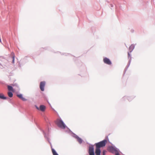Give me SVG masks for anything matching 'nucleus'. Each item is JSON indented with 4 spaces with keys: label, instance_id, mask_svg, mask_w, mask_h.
Masks as SVG:
<instances>
[{
    "label": "nucleus",
    "instance_id": "nucleus-1",
    "mask_svg": "<svg viewBox=\"0 0 155 155\" xmlns=\"http://www.w3.org/2000/svg\"><path fill=\"white\" fill-rule=\"evenodd\" d=\"M55 123L58 127L62 129H64L66 127L63 122L60 119H57L55 121Z\"/></svg>",
    "mask_w": 155,
    "mask_h": 155
},
{
    "label": "nucleus",
    "instance_id": "nucleus-2",
    "mask_svg": "<svg viewBox=\"0 0 155 155\" xmlns=\"http://www.w3.org/2000/svg\"><path fill=\"white\" fill-rule=\"evenodd\" d=\"M107 141L106 140H104L101 142L95 143L96 148L100 149V148L105 146Z\"/></svg>",
    "mask_w": 155,
    "mask_h": 155
},
{
    "label": "nucleus",
    "instance_id": "nucleus-3",
    "mask_svg": "<svg viewBox=\"0 0 155 155\" xmlns=\"http://www.w3.org/2000/svg\"><path fill=\"white\" fill-rule=\"evenodd\" d=\"M88 153L89 155H95L94 148L93 146H90L89 147Z\"/></svg>",
    "mask_w": 155,
    "mask_h": 155
},
{
    "label": "nucleus",
    "instance_id": "nucleus-4",
    "mask_svg": "<svg viewBox=\"0 0 155 155\" xmlns=\"http://www.w3.org/2000/svg\"><path fill=\"white\" fill-rule=\"evenodd\" d=\"M45 81H41L40 84V88L42 91H44V87L45 86Z\"/></svg>",
    "mask_w": 155,
    "mask_h": 155
},
{
    "label": "nucleus",
    "instance_id": "nucleus-5",
    "mask_svg": "<svg viewBox=\"0 0 155 155\" xmlns=\"http://www.w3.org/2000/svg\"><path fill=\"white\" fill-rule=\"evenodd\" d=\"M103 61L105 63L107 64L111 65V62L110 60L107 58H104Z\"/></svg>",
    "mask_w": 155,
    "mask_h": 155
},
{
    "label": "nucleus",
    "instance_id": "nucleus-6",
    "mask_svg": "<svg viewBox=\"0 0 155 155\" xmlns=\"http://www.w3.org/2000/svg\"><path fill=\"white\" fill-rule=\"evenodd\" d=\"M110 150L112 153H115L118 151L117 149L112 147H110Z\"/></svg>",
    "mask_w": 155,
    "mask_h": 155
},
{
    "label": "nucleus",
    "instance_id": "nucleus-7",
    "mask_svg": "<svg viewBox=\"0 0 155 155\" xmlns=\"http://www.w3.org/2000/svg\"><path fill=\"white\" fill-rule=\"evenodd\" d=\"M17 96L23 101H27V99L25 97H23L22 95L21 94H17Z\"/></svg>",
    "mask_w": 155,
    "mask_h": 155
},
{
    "label": "nucleus",
    "instance_id": "nucleus-8",
    "mask_svg": "<svg viewBox=\"0 0 155 155\" xmlns=\"http://www.w3.org/2000/svg\"><path fill=\"white\" fill-rule=\"evenodd\" d=\"M101 152V151L100 149L96 148L95 151L96 155H100Z\"/></svg>",
    "mask_w": 155,
    "mask_h": 155
},
{
    "label": "nucleus",
    "instance_id": "nucleus-9",
    "mask_svg": "<svg viewBox=\"0 0 155 155\" xmlns=\"http://www.w3.org/2000/svg\"><path fill=\"white\" fill-rule=\"evenodd\" d=\"M45 107L43 105H41L40 107V110L42 111H44L45 110Z\"/></svg>",
    "mask_w": 155,
    "mask_h": 155
},
{
    "label": "nucleus",
    "instance_id": "nucleus-10",
    "mask_svg": "<svg viewBox=\"0 0 155 155\" xmlns=\"http://www.w3.org/2000/svg\"><path fill=\"white\" fill-rule=\"evenodd\" d=\"M51 148L53 155H58L55 150L52 148L51 146Z\"/></svg>",
    "mask_w": 155,
    "mask_h": 155
},
{
    "label": "nucleus",
    "instance_id": "nucleus-11",
    "mask_svg": "<svg viewBox=\"0 0 155 155\" xmlns=\"http://www.w3.org/2000/svg\"><path fill=\"white\" fill-rule=\"evenodd\" d=\"M134 48V45H131L129 47V49L130 52H131Z\"/></svg>",
    "mask_w": 155,
    "mask_h": 155
},
{
    "label": "nucleus",
    "instance_id": "nucleus-12",
    "mask_svg": "<svg viewBox=\"0 0 155 155\" xmlns=\"http://www.w3.org/2000/svg\"><path fill=\"white\" fill-rule=\"evenodd\" d=\"M8 89L9 91H12L13 92L14 91L13 89L12 86L10 85H8Z\"/></svg>",
    "mask_w": 155,
    "mask_h": 155
},
{
    "label": "nucleus",
    "instance_id": "nucleus-13",
    "mask_svg": "<svg viewBox=\"0 0 155 155\" xmlns=\"http://www.w3.org/2000/svg\"><path fill=\"white\" fill-rule=\"evenodd\" d=\"M0 98L2 99H6V97L4 96V95L2 94H0Z\"/></svg>",
    "mask_w": 155,
    "mask_h": 155
},
{
    "label": "nucleus",
    "instance_id": "nucleus-14",
    "mask_svg": "<svg viewBox=\"0 0 155 155\" xmlns=\"http://www.w3.org/2000/svg\"><path fill=\"white\" fill-rule=\"evenodd\" d=\"M8 96L10 97H12L13 95L12 93L11 92H8Z\"/></svg>",
    "mask_w": 155,
    "mask_h": 155
},
{
    "label": "nucleus",
    "instance_id": "nucleus-15",
    "mask_svg": "<svg viewBox=\"0 0 155 155\" xmlns=\"http://www.w3.org/2000/svg\"><path fill=\"white\" fill-rule=\"evenodd\" d=\"M77 139L79 143H82V140L81 138H79V137H78L77 138Z\"/></svg>",
    "mask_w": 155,
    "mask_h": 155
},
{
    "label": "nucleus",
    "instance_id": "nucleus-16",
    "mask_svg": "<svg viewBox=\"0 0 155 155\" xmlns=\"http://www.w3.org/2000/svg\"><path fill=\"white\" fill-rule=\"evenodd\" d=\"M12 63L13 64L14 63L15 60V55L14 53L12 54Z\"/></svg>",
    "mask_w": 155,
    "mask_h": 155
},
{
    "label": "nucleus",
    "instance_id": "nucleus-17",
    "mask_svg": "<svg viewBox=\"0 0 155 155\" xmlns=\"http://www.w3.org/2000/svg\"><path fill=\"white\" fill-rule=\"evenodd\" d=\"M106 152V150H104L103 152V155H105Z\"/></svg>",
    "mask_w": 155,
    "mask_h": 155
},
{
    "label": "nucleus",
    "instance_id": "nucleus-18",
    "mask_svg": "<svg viewBox=\"0 0 155 155\" xmlns=\"http://www.w3.org/2000/svg\"><path fill=\"white\" fill-rule=\"evenodd\" d=\"M115 155H119V154L118 152V151L116 153H115Z\"/></svg>",
    "mask_w": 155,
    "mask_h": 155
},
{
    "label": "nucleus",
    "instance_id": "nucleus-19",
    "mask_svg": "<svg viewBox=\"0 0 155 155\" xmlns=\"http://www.w3.org/2000/svg\"><path fill=\"white\" fill-rule=\"evenodd\" d=\"M11 85L13 86H17V84H11Z\"/></svg>",
    "mask_w": 155,
    "mask_h": 155
},
{
    "label": "nucleus",
    "instance_id": "nucleus-20",
    "mask_svg": "<svg viewBox=\"0 0 155 155\" xmlns=\"http://www.w3.org/2000/svg\"><path fill=\"white\" fill-rule=\"evenodd\" d=\"M36 108L38 110H39L40 109V108H39L38 107H37V106H36Z\"/></svg>",
    "mask_w": 155,
    "mask_h": 155
},
{
    "label": "nucleus",
    "instance_id": "nucleus-21",
    "mask_svg": "<svg viewBox=\"0 0 155 155\" xmlns=\"http://www.w3.org/2000/svg\"><path fill=\"white\" fill-rule=\"evenodd\" d=\"M128 55H129V56H130V54H129V52H128Z\"/></svg>",
    "mask_w": 155,
    "mask_h": 155
}]
</instances>
